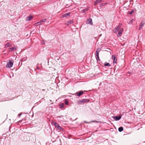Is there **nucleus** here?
<instances>
[{
    "label": "nucleus",
    "mask_w": 145,
    "mask_h": 145,
    "mask_svg": "<svg viewBox=\"0 0 145 145\" xmlns=\"http://www.w3.org/2000/svg\"><path fill=\"white\" fill-rule=\"evenodd\" d=\"M13 62H12L11 60H10L9 62H8L7 63V64L6 65V67L7 68H10L12 67L13 65Z\"/></svg>",
    "instance_id": "nucleus-1"
},
{
    "label": "nucleus",
    "mask_w": 145,
    "mask_h": 145,
    "mask_svg": "<svg viewBox=\"0 0 145 145\" xmlns=\"http://www.w3.org/2000/svg\"><path fill=\"white\" fill-rule=\"evenodd\" d=\"M89 101V100L88 99H82L81 100L78 101V103L79 104H82V103H85Z\"/></svg>",
    "instance_id": "nucleus-2"
},
{
    "label": "nucleus",
    "mask_w": 145,
    "mask_h": 145,
    "mask_svg": "<svg viewBox=\"0 0 145 145\" xmlns=\"http://www.w3.org/2000/svg\"><path fill=\"white\" fill-rule=\"evenodd\" d=\"M54 125L55 127L57 128V129L60 130L62 131L63 130V129L57 123H55Z\"/></svg>",
    "instance_id": "nucleus-3"
},
{
    "label": "nucleus",
    "mask_w": 145,
    "mask_h": 145,
    "mask_svg": "<svg viewBox=\"0 0 145 145\" xmlns=\"http://www.w3.org/2000/svg\"><path fill=\"white\" fill-rule=\"evenodd\" d=\"M112 58L114 60L113 63L114 64L116 63L117 60V57L115 55L112 56Z\"/></svg>",
    "instance_id": "nucleus-4"
},
{
    "label": "nucleus",
    "mask_w": 145,
    "mask_h": 145,
    "mask_svg": "<svg viewBox=\"0 0 145 145\" xmlns=\"http://www.w3.org/2000/svg\"><path fill=\"white\" fill-rule=\"evenodd\" d=\"M84 93V91H80L78 93H76V95L78 96H80V95L83 94Z\"/></svg>",
    "instance_id": "nucleus-5"
},
{
    "label": "nucleus",
    "mask_w": 145,
    "mask_h": 145,
    "mask_svg": "<svg viewBox=\"0 0 145 145\" xmlns=\"http://www.w3.org/2000/svg\"><path fill=\"white\" fill-rule=\"evenodd\" d=\"M121 116H115L113 117L114 119L116 120L117 121L120 120L121 118Z\"/></svg>",
    "instance_id": "nucleus-6"
},
{
    "label": "nucleus",
    "mask_w": 145,
    "mask_h": 145,
    "mask_svg": "<svg viewBox=\"0 0 145 145\" xmlns=\"http://www.w3.org/2000/svg\"><path fill=\"white\" fill-rule=\"evenodd\" d=\"M123 28H121L118 34V37H120L123 31Z\"/></svg>",
    "instance_id": "nucleus-7"
},
{
    "label": "nucleus",
    "mask_w": 145,
    "mask_h": 145,
    "mask_svg": "<svg viewBox=\"0 0 145 145\" xmlns=\"http://www.w3.org/2000/svg\"><path fill=\"white\" fill-rule=\"evenodd\" d=\"M33 17L32 16L30 15L27 16L26 18V20L27 21H30L33 18Z\"/></svg>",
    "instance_id": "nucleus-8"
},
{
    "label": "nucleus",
    "mask_w": 145,
    "mask_h": 145,
    "mask_svg": "<svg viewBox=\"0 0 145 145\" xmlns=\"http://www.w3.org/2000/svg\"><path fill=\"white\" fill-rule=\"evenodd\" d=\"M145 23V22L144 21H142L141 22L140 25V27L139 29V30H140V29L142 27L144 26Z\"/></svg>",
    "instance_id": "nucleus-9"
},
{
    "label": "nucleus",
    "mask_w": 145,
    "mask_h": 145,
    "mask_svg": "<svg viewBox=\"0 0 145 145\" xmlns=\"http://www.w3.org/2000/svg\"><path fill=\"white\" fill-rule=\"evenodd\" d=\"M17 47V46H15L12 47V48H10L9 49L11 51H15L16 50Z\"/></svg>",
    "instance_id": "nucleus-10"
},
{
    "label": "nucleus",
    "mask_w": 145,
    "mask_h": 145,
    "mask_svg": "<svg viewBox=\"0 0 145 145\" xmlns=\"http://www.w3.org/2000/svg\"><path fill=\"white\" fill-rule=\"evenodd\" d=\"M12 45V44L8 42L5 44V47L7 48L11 46Z\"/></svg>",
    "instance_id": "nucleus-11"
},
{
    "label": "nucleus",
    "mask_w": 145,
    "mask_h": 145,
    "mask_svg": "<svg viewBox=\"0 0 145 145\" xmlns=\"http://www.w3.org/2000/svg\"><path fill=\"white\" fill-rule=\"evenodd\" d=\"M102 0H97L95 1V5H96L99 3H100L101 2Z\"/></svg>",
    "instance_id": "nucleus-12"
},
{
    "label": "nucleus",
    "mask_w": 145,
    "mask_h": 145,
    "mask_svg": "<svg viewBox=\"0 0 145 145\" xmlns=\"http://www.w3.org/2000/svg\"><path fill=\"white\" fill-rule=\"evenodd\" d=\"M89 7H88L82 10L81 12H84L85 13L86 12V11H88V10H89Z\"/></svg>",
    "instance_id": "nucleus-13"
},
{
    "label": "nucleus",
    "mask_w": 145,
    "mask_h": 145,
    "mask_svg": "<svg viewBox=\"0 0 145 145\" xmlns=\"http://www.w3.org/2000/svg\"><path fill=\"white\" fill-rule=\"evenodd\" d=\"M88 24L92 25V20L91 19H89L88 20Z\"/></svg>",
    "instance_id": "nucleus-14"
},
{
    "label": "nucleus",
    "mask_w": 145,
    "mask_h": 145,
    "mask_svg": "<svg viewBox=\"0 0 145 145\" xmlns=\"http://www.w3.org/2000/svg\"><path fill=\"white\" fill-rule=\"evenodd\" d=\"M70 14L71 13L70 12L66 13L63 15V17H65L67 16H69Z\"/></svg>",
    "instance_id": "nucleus-15"
},
{
    "label": "nucleus",
    "mask_w": 145,
    "mask_h": 145,
    "mask_svg": "<svg viewBox=\"0 0 145 145\" xmlns=\"http://www.w3.org/2000/svg\"><path fill=\"white\" fill-rule=\"evenodd\" d=\"M123 130V128L122 127H120L119 128L118 131L119 132H121Z\"/></svg>",
    "instance_id": "nucleus-16"
},
{
    "label": "nucleus",
    "mask_w": 145,
    "mask_h": 145,
    "mask_svg": "<svg viewBox=\"0 0 145 145\" xmlns=\"http://www.w3.org/2000/svg\"><path fill=\"white\" fill-rule=\"evenodd\" d=\"M73 21L72 20H71L69 21H68L67 22V25H69L71 24L72 23H73Z\"/></svg>",
    "instance_id": "nucleus-17"
},
{
    "label": "nucleus",
    "mask_w": 145,
    "mask_h": 145,
    "mask_svg": "<svg viewBox=\"0 0 145 145\" xmlns=\"http://www.w3.org/2000/svg\"><path fill=\"white\" fill-rule=\"evenodd\" d=\"M96 59L97 61H100V59L99 57V54H96Z\"/></svg>",
    "instance_id": "nucleus-18"
},
{
    "label": "nucleus",
    "mask_w": 145,
    "mask_h": 145,
    "mask_svg": "<svg viewBox=\"0 0 145 145\" xmlns=\"http://www.w3.org/2000/svg\"><path fill=\"white\" fill-rule=\"evenodd\" d=\"M121 24H120L116 28V29H117V30L118 31L120 29V28L121 27Z\"/></svg>",
    "instance_id": "nucleus-19"
},
{
    "label": "nucleus",
    "mask_w": 145,
    "mask_h": 145,
    "mask_svg": "<svg viewBox=\"0 0 145 145\" xmlns=\"http://www.w3.org/2000/svg\"><path fill=\"white\" fill-rule=\"evenodd\" d=\"M36 25H39L42 24V23L40 21L35 24Z\"/></svg>",
    "instance_id": "nucleus-20"
},
{
    "label": "nucleus",
    "mask_w": 145,
    "mask_h": 145,
    "mask_svg": "<svg viewBox=\"0 0 145 145\" xmlns=\"http://www.w3.org/2000/svg\"><path fill=\"white\" fill-rule=\"evenodd\" d=\"M46 20V18L44 19L41 20L40 21V22L42 23V24L43 23L45 22Z\"/></svg>",
    "instance_id": "nucleus-21"
},
{
    "label": "nucleus",
    "mask_w": 145,
    "mask_h": 145,
    "mask_svg": "<svg viewBox=\"0 0 145 145\" xmlns=\"http://www.w3.org/2000/svg\"><path fill=\"white\" fill-rule=\"evenodd\" d=\"M105 66H109L110 67L111 66V65L109 64V63H105L104 65Z\"/></svg>",
    "instance_id": "nucleus-22"
},
{
    "label": "nucleus",
    "mask_w": 145,
    "mask_h": 145,
    "mask_svg": "<svg viewBox=\"0 0 145 145\" xmlns=\"http://www.w3.org/2000/svg\"><path fill=\"white\" fill-rule=\"evenodd\" d=\"M134 11L133 10H132L131 12H129V13L130 14H132L134 13Z\"/></svg>",
    "instance_id": "nucleus-23"
},
{
    "label": "nucleus",
    "mask_w": 145,
    "mask_h": 145,
    "mask_svg": "<svg viewBox=\"0 0 145 145\" xmlns=\"http://www.w3.org/2000/svg\"><path fill=\"white\" fill-rule=\"evenodd\" d=\"M134 21L133 19H132L129 22V24H131L132 23L133 21Z\"/></svg>",
    "instance_id": "nucleus-24"
},
{
    "label": "nucleus",
    "mask_w": 145,
    "mask_h": 145,
    "mask_svg": "<svg viewBox=\"0 0 145 145\" xmlns=\"http://www.w3.org/2000/svg\"><path fill=\"white\" fill-rule=\"evenodd\" d=\"M117 31H118V30H117V29H116V28L114 29L113 30V31L114 33L116 32Z\"/></svg>",
    "instance_id": "nucleus-25"
},
{
    "label": "nucleus",
    "mask_w": 145,
    "mask_h": 145,
    "mask_svg": "<svg viewBox=\"0 0 145 145\" xmlns=\"http://www.w3.org/2000/svg\"><path fill=\"white\" fill-rule=\"evenodd\" d=\"M64 104H61L60 105V108L63 107L64 106Z\"/></svg>",
    "instance_id": "nucleus-26"
},
{
    "label": "nucleus",
    "mask_w": 145,
    "mask_h": 145,
    "mask_svg": "<svg viewBox=\"0 0 145 145\" xmlns=\"http://www.w3.org/2000/svg\"><path fill=\"white\" fill-rule=\"evenodd\" d=\"M101 49L100 48H98L96 50L98 51V52H99L101 51Z\"/></svg>",
    "instance_id": "nucleus-27"
},
{
    "label": "nucleus",
    "mask_w": 145,
    "mask_h": 145,
    "mask_svg": "<svg viewBox=\"0 0 145 145\" xmlns=\"http://www.w3.org/2000/svg\"><path fill=\"white\" fill-rule=\"evenodd\" d=\"M96 54H99V52H98V51L96 50Z\"/></svg>",
    "instance_id": "nucleus-28"
},
{
    "label": "nucleus",
    "mask_w": 145,
    "mask_h": 145,
    "mask_svg": "<svg viewBox=\"0 0 145 145\" xmlns=\"http://www.w3.org/2000/svg\"><path fill=\"white\" fill-rule=\"evenodd\" d=\"M68 102L67 101H66L65 102V104L66 105H68Z\"/></svg>",
    "instance_id": "nucleus-29"
},
{
    "label": "nucleus",
    "mask_w": 145,
    "mask_h": 145,
    "mask_svg": "<svg viewBox=\"0 0 145 145\" xmlns=\"http://www.w3.org/2000/svg\"><path fill=\"white\" fill-rule=\"evenodd\" d=\"M37 69H39V67H37Z\"/></svg>",
    "instance_id": "nucleus-30"
},
{
    "label": "nucleus",
    "mask_w": 145,
    "mask_h": 145,
    "mask_svg": "<svg viewBox=\"0 0 145 145\" xmlns=\"http://www.w3.org/2000/svg\"><path fill=\"white\" fill-rule=\"evenodd\" d=\"M20 115H21V114H20V115H19V116H20Z\"/></svg>",
    "instance_id": "nucleus-31"
},
{
    "label": "nucleus",
    "mask_w": 145,
    "mask_h": 145,
    "mask_svg": "<svg viewBox=\"0 0 145 145\" xmlns=\"http://www.w3.org/2000/svg\"><path fill=\"white\" fill-rule=\"evenodd\" d=\"M92 122H95V121H92Z\"/></svg>",
    "instance_id": "nucleus-32"
}]
</instances>
